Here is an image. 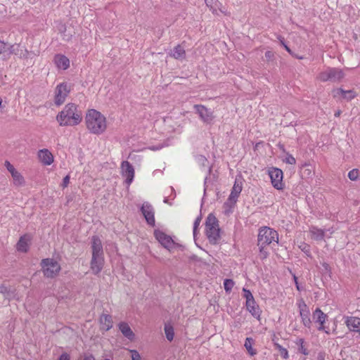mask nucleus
Masks as SVG:
<instances>
[{"instance_id":"nucleus-1","label":"nucleus","mask_w":360,"mask_h":360,"mask_svg":"<svg viewBox=\"0 0 360 360\" xmlns=\"http://www.w3.org/2000/svg\"><path fill=\"white\" fill-rule=\"evenodd\" d=\"M56 120L60 126H76L82 120V113L78 109L77 105L69 103L65 105L63 109L57 115Z\"/></svg>"},{"instance_id":"nucleus-2","label":"nucleus","mask_w":360,"mask_h":360,"mask_svg":"<svg viewBox=\"0 0 360 360\" xmlns=\"http://www.w3.org/2000/svg\"><path fill=\"white\" fill-rule=\"evenodd\" d=\"M85 120L86 128L91 134L100 135L107 129L105 117L95 109L88 110Z\"/></svg>"},{"instance_id":"nucleus-3","label":"nucleus","mask_w":360,"mask_h":360,"mask_svg":"<svg viewBox=\"0 0 360 360\" xmlns=\"http://www.w3.org/2000/svg\"><path fill=\"white\" fill-rule=\"evenodd\" d=\"M205 233L210 243L215 244L220 238V229L216 217L210 213L205 221Z\"/></svg>"},{"instance_id":"nucleus-4","label":"nucleus","mask_w":360,"mask_h":360,"mask_svg":"<svg viewBox=\"0 0 360 360\" xmlns=\"http://www.w3.org/2000/svg\"><path fill=\"white\" fill-rule=\"evenodd\" d=\"M343 70L338 68L328 67L317 76V79L322 82H340L345 77Z\"/></svg>"},{"instance_id":"nucleus-5","label":"nucleus","mask_w":360,"mask_h":360,"mask_svg":"<svg viewBox=\"0 0 360 360\" xmlns=\"http://www.w3.org/2000/svg\"><path fill=\"white\" fill-rule=\"evenodd\" d=\"M258 245H269L278 243V234L274 229L264 226L259 229L257 238Z\"/></svg>"},{"instance_id":"nucleus-6","label":"nucleus","mask_w":360,"mask_h":360,"mask_svg":"<svg viewBox=\"0 0 360 360\" xmlns=\"http://www.w3.org/2000/svg\"><path fill=\"white\" fill-rule=\"evenodd\" d=\"M41 266L44 276L47 278H54L60 271L59 263L51 258L42 259Z\"/></svg>"},{"instance_id":"nucleus-7","label":"nucleus","mask_w":360,"mask_h":360,"mask_svg":"<svg viewBox=\"0 0 360 360\" xmlns=\"http://www.w3.org/2000/svg\"><path fill=\"white\" fill-rule=\"evenodd\" d=\"M70 86L66 82H62L58 84L55 89L54 103L60 106L64 103L67 96L70 92Z\"/></svg>"},{"instance_id":"nucleus-8","label":"nucleus","mask_w":360,"mask_h":360,"mask_svg":"<svg viewBox=\"0 0 360 360\" xmlns=\"http://www.w3.org/2000/svg\"><path fill=\"white\" fill-rule=\"evenodd\" d=\"M269 175L272 186L277 190H282L284 188L283 182V173L281 169L271 167L269 169Z\"/></svg>"},{"instance_id":"nucleus-9","label":"nucleus","mask_w":360,"mask_h":360,"mask_svg":"<svg viewBox=\"0 0 360 360\" xmlns=\"http://www.w3.org/2000/svg\"><path fill=\"white\" fill-rule=\"evenodd\" d=\"M141 212L143 214L148 224L154 226L155 224V211L153 206L148 202L143 203L141 207Z\"/></svg>"},{"instance_id":"nucleus-10","label":"nucleus","mask_w":360,"mask_h":360,"mask_svg":"<svg viewBox=\"0 0 360 360\" xmlns=\"http://www.w3.org/2000/svg\"><path fill=\"white\" fill-rule=\"evenodd\" d=\"M194 109L200 118L205 123H211L214 119L212 111L202 105H194Z\"/></svg>"},{"instance_id":"nucleus-11","label":"nucleus","mask_w":360,"mask_h":360,"mask_svg":"<svg viewBox=\"0 0 360 360\" xmlns=\"http://www.w3.org/2000/svg\"><path fill=\"white\" fill-rule=\"evenodd\" d=\"M122 175L125 178L126 184L129 186L134 178V169L128 161H123L121 164Z\"/></svg>"},{"instance_id":"nucleus-12","label":"nucleus","mask_w":360,"mask_h":360,"mask_svg":"<svg viewBox=\"0 0 360 360\" xmlns=\"http://www.w3.org/2000/svg\"><path fill=\"white\" fill-rule=\"evenodd\" d=\"M154 235L155 238L164 248L167 250H170L173 248L174 243L169 236L160 230L155 231Z\"/></svg>"},{"instance_id":"nucleus-13","label":"nucleus","mask_w":360,"mask_h":360,"mask_svg":"<svg viewBox=\"0 0 360 360\" xmlns=\"http://www.w3.org/2000/svg\"><path fill=\"white\" fill-rule=\"evenodd\" d=\"M333 96L337 99H345L347 101L352 100L356 96V94L354 90H344L342 88L333 89Z\"/></svg>"},{"instance_id":"nucleus-14","label":"nucleus","mask_w":360,"mask_h":360,"mask_svg":"<svg viewBox=\"0 0 360 360\" xmlns=\"http://www.w3.org/2000/svg\"><path fill=\"white\" fill-rule=\"evenodd\" d=\"M37 158L39 162L44 166L51 165L54 161L53 154L46 148L40 149L37 152Z\"/></svg>"},{"instance_id":"nucleus-15","label":"nucleus","mask_w":360,"mask_h":360,"mask_svg":"<svg viewBox=\"0 0 360 360\" xmlns=\"http://www.w3.org/2000/svg\"><path fill=\"white\" fill-rule=\"evenodd\" d=\"M300 309V315L302 319V323L307 328H310L311 326V319L309 317V310L304 303V302H302L298 305Z\"/></svg>"},{"instance_id":"nucleus-16","label":"nucleus","mask_w":360,"mask_h":360,"mask_svg":"<svg viewBox=\"0 0 360 360\" xmlns=\"http://www.w3.org/2000/svg\"><path fill=\"white\" fill-rule=\"evenodd\" d=\"M32 240V236L26 233L22 236L16 244V249L20 252H27L30 248V244Z\"/></svg>"},{"instance_id":"nucleus-17","label":"nucleus","mask_w":360,"mask_h":360,"mask_svg":"<svg viewBox=\"0 0 360 360\" xmlns=\"http://www.w3.org/2000/svg\"><path fill=\"white\" fill-rule=\"evenodd\" d=\"M345 323L350 331L360 334V318L355 316H345Z\"/></svg>"},{"instance_id":"nucleus-18","label":"nucleus","mask_w":360,"mask_h":360,"mask_svg":"<svg viewBox=\"0 0 360 360\" xmlns=\"http://www.w3.org/2000/svg\"><path fill=\"white\" fill-rule=\"evenodd\" d=\"M91 269L94 274H99L104 265L103 256H92L91 260Z\"/></svg>"},{"instance_id":"nucleus-19","label":"nucleus","mask_w":360,"mask_h":360,"mask_svg":"<svg viewBox=\"0 0 360 360\" xmlns=\"http://www.w3.org/2000/svg\"><path fill=\"white\" fill-rule=\"evenodd\" d=\"M92 256H103V245L101 239L97 236L91 238Z\"/></svg>"},{"instance_id":"nucleus-20","label":"nucleus","mask_w":360,"mask_h":360,"mask_svg":"<svg viewBox=\"0 0 360 360\" xmlns=\"http://www.w3.org/2000/svg\"><path fill=\"white\" fill-rule=\"evenodd\" d=\"M327 316L324 314L320 309L317 308L313 312V319L316 323H319V326L318 327L319 330H324V323L326 322Z\"/></svg>"},{"instance_id":"nucleus-21","label":"nucleus","mask_w":360,"mask_h":360,"mask_svg":"<svg viewBox=\"0 0 360 360\" xmlns=\"http://www.w3.org/2000/svg\"><path fill=\"white\" fill-rule=\"evenodd\" d=\"M242 191V183L236 180L234 185L232 188L231 192L229 195L228 200L233 204H235L237 199Z\"/></svg>"},{"instance_id":"nucleus-22","label":"nucleus","mask_w":360,"mask_h":360,"mask_svg":"<svg viewBox=\"0 0 360 360\" xmlns=\"http://www.w3.org/2000/svg\"><path fill=\"white\" fill-rule=\"evenodd\" d=\"M54 63L59 69L67 70L70 67V60L65 56L57 54L54 57Z\"/></svg>"},{"instance_id":"nucleus-23","label":"nucleus","mask_w":360,"mask_h":360,"mask_svg":"<svg viewBox=\"0 0 360 360\" xmlns=\"http://www.w3.org/2000/svg\"><path fill=\"white\" fill-rule=\"evenodd\" d=\"M101 329L108 331L112 328V318L109 314H103L99 319Z\"/></svg>"},{"instance_id":"nucleus-24","label":"nucleus","mask_w":360,"mask_h":360,"mask_svg":"<svg viewBox=\"0 0 360 360\" xmlns=\"http://www.w3.org/2000/svg\"><path fill=\"white\" fill-rule=\"evenodd\" d=\"M247 310L252 314L255 318L259 319L261 315V310L259 305L256 303L255 300H251L246 302Z\"/></svg>"},{"instance_id":"nucleus-25","label":"nucleus","mask_w":360,"mask_h":360,"mask_svg":"<svg viewBox=\"0 0 360 360\" xmlns=\"http://www.w3.org/2000/svg\"><path fill=\"white\" fill-rule=\"evenodd\" d=\"M118 328L125 338L129 340H133L134 339L135 335L127 323L120 322L118 325Z\"/></svg>"},{"instance_id":"nucleus-26","label":"nucleus","mask_w":360,"mask_h":360,"mask_svg":"<svg viewBox=\"0 0 360 360\" xmlns=\"http://www.w3.org/2000/svg\"><path fill=\"white\" fill-rule=\"evenodd\" d=\"M170 56L176 60H183L186 58V51L181 45L178 44L171 51Z\"/></svg>"},{"instance_id":"nucleus-27","label":"nucleus","mask_w":360,"mask_h":360,"mask_svg":"<svg viewBox=\"0 0 360 360\" xmlns=\"http://www.w3.org/2000/svg\"><path fill=\"white\" fill-rule=\"evenodd\" d=\"M205 2L214 15H219V12L223 13L221 8V4L219 0H205Z\"/></svg>"},{"instance_id":"nucleus-28","label":"nucleus","mask_w":360,"mask_h":360,"mask_svg":"<svg viewBox=\"0 0 360 360\" xmlns=\"http://www.w3.org/2000/svg\"><path fill=\"white\" fill-rule=\"evenodd\" d=\"M311 238L316 240H322L325 236V231L316 226H311L309 229Z\"/></svg>"},{"instance_id":"nucleus-29","label":"nucleus","mask_w":360,"mask_h":360,"mask_svg":"<svg viewBox=\"0 0 360 360\" xmlns=\"http://www.w3.org/2000/svg\"><path fill=\"white\" fill-rule=\"evenodd\" d=\"M13 52H15L13 47H8L5 42L0 40V56H1L4 59L9 58L11 53Z\"/></svg>"},{"instance_id":"nucleus-30","label":"nucleus","mask_w":360,"mask_h":360,"mask_svg":"<svg viewBox=\"0 0 360 360\" xmlns=\"http://www.w3.org/2000/svg\"><path fill=\"white\" fill-rule=\"evenodd\" d=\"M195 160L200 167H208V174L210 175L212 171V167L209 165L207 159L204 155H198L195 156Z\"/></svg>"},{"instance_id":"nucleus-31","label":"nucleus","mask_w":360,"mask_h":360,"mask_svg":"<svg viewBox=\"0 0 360 360\" xmlns=\"http://www.w3.org/2000/svg\"><path fill=\"white\" fill-rule=\"evenodd\" d=\"M255 341L252 338H246L244 346L250 356H255L257 354L256 349L252 347Z\"/></svg>"},{"instance_id":"nucleus-32","label":"nucleus","mask_w":360,"mask_h":360,"mask_svg":"<svg viewBox=\"0 0 360 360\" xmlns=\"http://www.w3.org/2000/svg\"><path fill=\"white\" fill-rule=\"evenodd\" d=\"M8 47H13V50L15 52L11 53L12 54H15L16 56H18L19 57H26L27 54V51L25 49L24 51L21 49V46L20 44H13L11 46H8Z\"/></svg>"},{"instance_id":"nucleus-33","label":"nucleus","mask_w":360,"mask_h":360,"mask_svg":"<svg viewBox=\"0 0 360 360\" xmlns=\"http://www.w3.org/2000/svg\"><path fill=\"white\" fill-rule=\"evenodd\" d=\"M13 179V183L16 186H22L25 183L23 176L18 171L11 174Z\"/></svg>"},{"instance_id":"nucleus-34","label":"nucleus","mask_w":360,"mask_h":360,"mask_svg":"<svg viewBox=\"0 0 360 360\" xmlns=\"http://www.w3.org/2000/svg\"><path fill=\"white\" fill-rule=\"evenodd\" d=\"M165 333L166 335V338L169 341H172L174 339V328L172 326L165 325Z\"/></svg>"},{"instance_id":"nucleus-35","label":"nucleus","mask_w":360,"mask_h":360,"mask_svg":"<svg viewBox=\"0 0 360 360\" xmlns=\"http://www.w3.org/2000/svg\"><path fill=\"white\" fill-rule=\"evenodd\" d=\"M296 345L299 346V351L303 354L304 355H308L309 352L308 350L304 347V340L303 338H298L296 342Z\"/></svg>"},{"instance_id":"nucleus-36","label":"nucleus","mask_w":360,"mask_h":360,"mask_svg":"<svg viewBox=\"0 0 360 360\" xmlns=\"http://www.w3.org/2000/svg\"><path fill=\"white\" fill-rule=\"evenodd\" d=\"M274 345L276 348L279 351L280 355L282 356L283 359H288L289 358L288 352L287 349L284 348L278 343H275Z\"/></svg>"},{"instance_id":"nucleus-37","label":"nucleus","mask_w":360,"mask_h":360,"mask_svg":"<svg viewBox=\"0 0 360 360\" xmlns=\"http://www.w3.org/2000/svg\"><path fill=\"white\" fill-rule=\"evenodd\" d=\"M234 285V282L232 279L226 278L224 281V288L226 292H231Z\"/></svg>"},{"instance_id":"nucleus-38","label":"nucleus","mask_w":360,"mask_h":360,"mask_svg":"<svg viewBox=\"0 0 360 360\" xmlns=\"http://www.w3.org/2000/svg\"><path fill=\"white\" fill-rule=\"evenodd\" d=\"M359 171L357 169H353L348 173V177L351 181H356L359 178Z\"/></svg>"},{"instance_id":"nucleus-39","label":"nucleus","mask_w":360,"mask_h":360,"mask_svg":"<svg viewBox=\"0 0 360 360\" xmlns=\"http://www.w3.org/2000/svg\"><path fill=\"white\" fill-rule=\"evenodd\" d=\"M299 247L301 250L307 255V257H311L310 246L308 244L302 243Z\"/></svg>"},{"instance_id":"nucleus-40","label":"nucleus","mask_w":360,"mask_h":360,"mask_svg":"<svg viewBox=\"0 0 360 360\" xmlns=\"http://www.w3.org/2000/svg\"><path fill=\"white\" fill-rule=\"evenodd\" d=\"M243 297L246 299V302H249V301L255 300L250 290L243 288Z\"/></svg>"},{"instance_id":"nucleus-41","label":"nucleus","mask_w":360,"mask_h":360,"mask_svg":"<svg viewBox=\"0 0 360 360\" xmlns=\"http://www.w3.org/2000/svg\"><path fill=\"white\" fill-rule=\"evenodd\" d=\"M259 249V257L261 259H264L268 256V252L265 250L264 248L266 245H258Z\"/></svg>"},{"instance_id":"nucleus-42","label":"nucleus","mask_w":360,"mask_h":360,"mask_svg":"<svg viewBox=\"0 0 360 360\" xmlns=\"http://www.w3.org/2000/svg\"><path fill=\"white\" fill-rule=\"evenodd\" d=\"M284 162L287 164L290 165H295L296 160L295 158L290 154H288L284 160Z\"/></svg>"},{"instance_id":"nucleus-43","label":"nucleus","mask_w":360,"mask_h":360,"mask_svg":"<svg viewBox=\"0 0 360 360\" xmlns=\"http://www.w3.org/2000/svg\"><path fill=\"white\" fill-rule=\"evenodd\" d=\"M200 221H201V217H197V218L195 219V221H194V224H193V236H194V237H195V236H196L198 227V226L200 225Z\"/></svg>"},{"instance_id":"nucleus-44","label":"nucleus","mask_w":360,"mask_h":360,"mask_svg":"<svg viewBox=\"0 0 360 360\" xmlns=\"http://www.w3.org/2000/svg\"><path fill=\"white\" fill-rule=\"evenodd\" d=\"M130 353L131 354V359L132 360H142L141 355L136 349H130Z\"/></svg>"},{"instance_id":"nucleus-45","label":"nucleus","mask_w":360,"mask_h":360,"mask_svg":"<svg viewBox=\"0 0 360 360\" xmlns=\"http://www.w3.org/2000/svg\"><path fill=\"white\" fill-rule=\"evenodd\" d=\"M5 167L8 169V171L12 174L17 170L14 168V167L11 164V162L8 160H6L4 163Z\"/></svg>"},{"instance_id":"nucleus-46","label":"nucleus","mask_w":360,"mask_h":360,"mask_svg":"<svg viewBox=\"0 0 360 360\" xmlns=\"http://www.w3.org/2000/svg\"><path fill=\"white\" fill-rule=\"evenodd\" d=\"M278 39L280 41L281 45L285 49V50L290 54H292V51L285 44L284 38L281 36L278 37Z\"/></svg>"},{"instance_id":"nucleus-47","label":"nucleus","mask_w":360,"mask_h":360,"mask_svg":"<svg viewBox=\"0 0 360 360\" xmlns=\"http://www.w3.org/2000/svg\"><path fill=\"white\" fill-rule=\"evenodd\" d=\"M70 183V176L69 175H67L65 176L63 179V183H62V186L63 188H65L68 186V185Z\"/></svg>"},{"instance_id":"nucleus-48","label":"nucleus","mask_w":360,"mask_h":360,"mask_svg":"<svg viewBox=\"0 0 360 360\" xmlns=\"http://www.w3.org/2000/svg\"><path fill=\"white\" fill-rule=\"evenodd\" d=\"M8 292H9V290L6 286H5L4 285L0 286V293L1 294L7 295L8 293Z\"/></svg>"},{"instance_id":"nucleus-49","label":"nucleus","mask_w":360,"mask_h":360,"mask_svg":"<svg viewBox=\"0 0 360 360\" xmlns=\"http://www.w3.org/2000/svg\"><path fill=\"white\" fill-rule=\"evenodd\" d=\"M70 355L68 354L67 353L62 354L58 359V360H70Z\"/></svg>"},{"instance_id":"nucleus-50","label":"nucleus","mask_w":360,"mask_h":360,"mask_svg":"<svg viewBox=\"0 0 360 360\" xmlns=\"http://www.w3.org/2000/svg\"><path fill=\"white\" fill-rule=\"evenodd\" d=\"M293 278H294V281H295V284L296 285V288L298 291H301V288L299 285V283H298V281H297V278L295 275L293 276Z\"/></svg>"},{"instance_id":"nucleus-51","label":"nucleus","mask_w":360,"mask_h":360,"mask_svg":"<svg viewBox=\"0 0 360 360\" xmlns=\"http://www.w3.org/2000/svg\"><path fill=\"white\" fill-rule=\"evenodd\" d=\"M274 56V54L271 51H267L265 52V57L268 59V60H270L271 59V58Z\"/></svg>"},{"instance_id":"nucleus-52","label":"nucleus","mask_w":360,"mask_h":360,"mask_svg":"<svg viewBox=\"0 0 360 360\" xmlns=\"http://www.w3.org/2000/svg\"><path fill=\"white\" fill-rule=\"evenodd\" d=\"M84 360H96L92 354L86 355L84 356Z\"/></svg>"},{"instance_id":"nucleus-53","label":"nucleus","mask_w":360,"mask_h":360,"mask_svg":"<svg viewBox=\"0 0 360 360\" xmlns=\"http://www.w3.org/2000/svg\"><path fill=\"white\" fill-rule=\"evenodd\" d=\"M323 266L325 268V269L328 270L329 269V265L327 263H323Z\"/></svg>"},{"instance_id":"nucleus-54","label":"nucleus","mask_w":360,"mask_h":360,"mask_svg":"<svg viewBox=\"0 0 360 360\" xmlns=\"http://www.w3.org/2000/svg\"><path fill=\"white\" fill-rule=\"evenodd\" d=\"M340 113H341V112H340V111H338V112H336L335 113V115L336 117H338V116H340Z\"/></svg>"},{"instance_id":"nucleus-55","label":"nucleus","mask_w":360,"mask_h":360,"mask_svg":"<svg viewBox=\"0 0 360 360\" xmlns=\"http://www.w3.org/2000/svg\"><path fill=\"white\" fill-rule=\"evenodd\" d=\"M164 202H165V203H168V199H167V198H165V199H164Z\"/></svg>"},{"instance_id":"nucleus-56","label":"nucleus","mask_w":360,"mask_h":360,"mask_svg":"<svg viewBox=\"0 0 360 360\" xmlns=\"http://www.w3.org/2000/svg\"><path fill=\"white\" fill-rule=\"evenodd\" d=\"M296 58H299V59H302L303 57L300 56H296Z\"/></svg>"},{"instance_id":"nucleus-57","label":"nucleus","mask_w":360,"mask_h":360,"mask_svg":"<svg viewBox=\"0 0 360 360\" xmlns=\"http://www.w3.org/2000/svg\"><path fill=\"white\" fill-rule=\"evenodd\" d=\"M207 179V176L205 177V184H206Z\"/></svg>"},{"instance_id":"nucleus-58","label":"nucleus","mask_w":360,"mask_h":360,"mask_svg":"<svg viewBox=\"0 0 360 360\" xmlns=\"http://www.w3.org/2000/svg\"><path fill=\"white\" fill-rule=\"evenodd\" d=\"M104 360H110V359H105Z\"/></svg>"}]
</instances>
